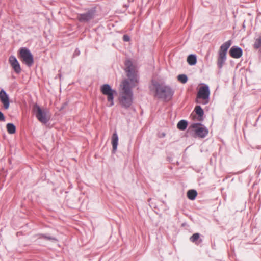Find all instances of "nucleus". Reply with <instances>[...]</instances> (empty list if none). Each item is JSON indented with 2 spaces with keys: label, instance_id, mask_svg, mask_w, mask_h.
Instances as JSON below:
<instances>
[{
  "label": "nucleus",
  "instance_id": "obj_1",
  "mask_svg": "<svg viewBox=\"0 0 261 261\" xmlns=\"http://www.w3.org/2000/svg\"><path fill=\"white\" fill-rule=\"evenodd\" d=\"M135 85L130 84L127 80L121 83L119 88V100L122 107L127 108L133 103V93L132 89Z\"/></svg>",
  "mask_w": 261,
  "mask_h": 261
},
{
  "label": "nucleus",
  "instance_id": "obj_2",
  "mask_svg": "<svg viewBox=\"0 0 261 261\" xmlns=\"http://www.w3.org/2000/svg\"><path fill=\"white\" fill-rule=\"evenodd\" d=\"M33 111L37 119L42 123H46L50 119L48 110L46 109H42L37 104L33 106Z\"/></svg>",
  "mask_w": 261,
  "mask_h": 261
},
{
  "label": "nucleus",
  "instance_id": "obj_3",
  "mask_svg": "<svg viewBox=\"0 0 261 261\" xmlns=\"http://www.w3.org/2000/svg\"><path fill=\"white\" fill-rule=\"evenodd\" d=\"M125 71L130 81V83L136 85L138 82L136 67L131 61L126 60L125 62Z\"/></svg>",
  "mask_w": 261,
  "mask_h": 261
},
{
  "label": "nucleus",
  "instance_id": "obj_4",
  "mask_svg": "<svg viewBox=\"0 0 261 261\" xmlns=\"http://www.w3.org/2000/svg\"><path fill=\"white\" fill-rule=\"evenodd\" d=\"M152 85L155 90V95L159 97L166 99L172 96V92L169 87L161 85L156 82L153 83Z\"/></svg>",
  "mask_w": 261,
  "mask_h": 261
},
{
  "label": "nucleus",
  "instance_id": "obj_5",
  "mask_svg": "<svg viewBox=\"0 0 261 261\" xmlns=\"http://www.w3.org/2000/svg\"><path fill=\"white\" fill-rule=\"evenodd\" d=\"M210 91L207 85L200 87L197 93L196 102L200 104L205 105L209 101Z\"/></svg>",
  "mask_w": 261,
  "mask_h": 261
},
{
  "label": "nucleus",
  "instance_id": "obj_6",
  "mask_svg": "<svg viewBox=\"0 0 261 261\" xmlns=\"http://www.w3.org/2000/svg\"><path fill=\"white\" fill-rule=\"evenodd\" d=\"M100 91L102 94L107 96L108 106H113L114 105V94L116 93L115 90L112 89L109 85L104 84L101 86Z\"/></svg>",
  "mask_w": 261,
  "mask_h": 261
},
{
  "label": "nucleus",
  "instance_id": "obj_7",
  "mask_svg": "<svg viewBox=\"0 0 261 261\" xmlns=\"http://www.w3.org/2000/svg\"><path fill=\"white\" fill-rule=\"evenodd\" d=\"M19 57L28 66H30L33 63V57L30 51L27 48H21L19 50Z\"/></svg>",
  "mask_w": 261,
  "mask_h": 261
},
{
  "label": "nucleus",
  "instance_id": "obj_8",
  "mask_svg": "<svg viewBox=\"0 0 261 261\" xmlns=\"http://www.w3.org/2000/svg\"><path fill=\"white\" fill-rule=\"evenodd\" d=\"M191 127L195 135L200 138H204L208 134V130L200 123L193 124Z\"/></svg>",
  "mask_w": 261,
  "mask_h": 261
},
{
  "label": "nucleus",
  "instance_id": "obj_9",
  "mask_svg": "<svg viewBox=\"0 0 261 261\" xmlns=\"http://www.w3.org/2000/svg\"><path fill=\"white\" fill-rule=\"evenodd\" d=\"M9 62L16 73H19L21 72V69L20 64L15 57L11 56L9 57Z\"/></svg>",
  "mask_w": 261,
  "mask_h": 261
},
{
  "label": "nucleus",
  "instance_id": "obj_10",
  "mask_svg": "<svg viewBox=\"0 0 261 261\" xmlns=\"http://www.w3.org/2000/svg\"><path fill=\"white\" fill-rule=\"evenodd\" d=\"M0 100L3 104L4 107L5 109H8L9 108V96L6 92L3 89L0 91Z\"/></svg>",
  "mask_w": 261,
  "mask_h": 261
},
{
  "label": "nucleus",
  "instance_id": "obj_11",
  "mask_svg": "<svg viewBox=\"0 0 261 261\" xmlns=\"http://www.w3.org/2000/svg\"><path fill=\"white\" fill-rule=\"evenodd\" d=\"M230 56L233 58H240L243 55L242 50L237 46H232L229 50Z\"/></svg>",
  "mask_w": 261,
  "mask_h": 261
},
{
  "label": "nucleus",
  "instance_id": "obj_12",
  "mask_svg": "<svg viewBox=\"0 0 261 261\" xmlns=\"http://www.w3.org/2000/svg\"><path fill=\"white\" fill-rule=\"evenodd\" d=\"M93 15L92 12H88L85 14L78 15L77 19L81 22L87 21L93 18Z\"/></svg>",
  "mask_w": 261,
  "mask_h": 261
},
{
  "label": "nucleus",
  "instance_id": "obj_13",
  "mask_svg": "<svg viewBox=\"0 0 261 261\" xmlns=\"http://www.w3.org/2000/svg\"><path fill=\"white\" fill-rule=\"evenodd\" d=\"M231 41L228 40L225 43H224L221 46L219 49V52L227 54V51L228 49L229 48V47L231 45Z\"/></svg>",
  "mask_w": 261,
  "mask_h": 261
},
{
  "label": "nucleus",
  "instance_id": "obj_14",
  "mask_svg": "<svg viewBox=\"0 0 261 261\" xmlns=\"http://www.w3.org/2000/svg\"><path fill=\"white\" fill-rule=\"evenodd\" d=\"M118 143V137L116 133H114L112 136V144L113 151H116L117 148Z\"/></svg>",
  "mask_w": 261,
  "mask_h": 261
},
{
  "label": "nucleus",
  "instance_id": "obj_15",
  "mask_svg": "<svg viewBox=\"0 0 261 261\" xmlns=\"http://www.w3.org/2000/svg\"><path fill=\"white\" fill-rule=\"evenodd\" d=\"M194 111L195 112L196 114L198 115L197 120L199 121L202 120L204 112L201 107L199 106H196L194 109Z\"/></svg>",
  "mask_w": 261,
  "mask_h": 261
},
{
  "label": "nucleus",
  "instance_id": "obj_16",
  "mask_svg": "<svg viewBox=\"0 0 261 261\" xmlns=\"http://www.w3.org/2000/svg\"><path fill=\"white\" fill-rule=\"evenodd\" d=\"M197 195V193L195 190H190L187 192V197L191 200L195 199Z\"/></svg>",
  "mask_w": 261,
  "mask_h": 261
},
{
  "label": "nucleus",
  "instance_id": "obj_17",
  "mask_svg": "<svg viewBox=\"0 0 261 261\" xmlns=\"http://www.w3.org/2000/svg\"><path fill=\"white\" fill-rule=\"evenodd\" d=\"M187 62L190 65H194L196 63V57L194 55H190L187 58Z\"/></svg>",
  "mask_w": 261,
  "mask_h": 261
},
{
  "label": "nucleus",
  "instance_id": "obj_18",
  "mask_svg": "<svg viewBox=\"0 0 261 261\" xmlns=\"http://www.w3.org/2000/svg\"><path fill=\"white\" fill-rule=\"evenodd\" d=\"M188 125V123L185 120H180L177 124V128L181 130H184L186 129Z\"/></svg>",
  "mask_w": 261,
  "mask_h": 261
},
{
  "label": "nucleus",
  "instance_id": "obj_19",
  "mask_svg": "<svg viewBox=\"0 0 261 261\" xmlns=\"http://www.w3.org/2000/svg\"><path fill=\"white\" fill-rule=\"evenodd\" d=\"M6 127L7 131L9 134H13L16 132V127L12 123H8Z\"/></svg>",
  "mask_w": 261,
  "mask_h": 261
},
{
  "label": "nucleus",
  "instance_id": "obj_20",
  "mask_svg": "<svg viewBox=\"0 0 261 261\" xmlns=\"http://www.w3.org/2000/svg\"><path fill=\"white\" fill-rule=\"evenodd\" d=\"M253 47L255 49H258L261 47V36H259L255 39Z\"/></svg>",
  "mask_w": 261,
  "mask_h": 261
},
{
  "label": "nucleus",
  "instance_id": "obj_21",
  "mask_svg": "<svg viewBox=\"0 0 261 261\" xmlns=\"http://www.w3.org/2000/svg\"><path fill=\"white\" fill-rule=\"evenodd\" d=\"M177 79L181 83L185 84L187 82L188 79L185 74H180L177 76Z\"/></svg>",
  "mask_w": 261,
  "mask_h": 261
},
{
  "label": "nucleus",
  "instance_id": "obj_22",
  "mask_svg": "<svg viewBox=\"0 0 261 261\" xmlns=\"http://www.w3.org/2000/svg\"><path fill=\"white\" fill-rule=\"evenodd\" d=\"M199 238V234L196 233L193 234L190 238V241L192 242H195Z\"/></svg>",
  "mask_w": 261,
  "mask_h": 261
},
{
  "label": "nucleus",
  "instance_id": "obj_23",
  "mask_svg": "<svg viewBox=\"0 0 261 261\" xmlns=\"http://www.w3.org/2000/svg\"><path fill=\"white\" fill-rule=\"evenodd\" d=\"M225 61V60H223V59H219V58L218 59L217 64H218V67L220 68H222Z\"/></svg>",
  "mask_w": 261,
  "mask_h": 261
},
{
  "label": "nucleus",
  "instance_id": "obj_24",
  "mask_svg": "<svg viewBox=\"0 0 261 261\" xmlns=\"http://www.w3.org/2000/svg\"><path fill=\"white\" fill-rule=\"evenodd\" d=\"M218 58L225 60L226 59V54L224 53H222L220 52H219V57Z\"/></svg>",
  "mask_w": 261,
  "mask_h": 261
},
{
  "label": "nucleus",
  "instance_id": "obj_25",
  "mask_svg": "<svg viewBox=\"0 0 261 261\" xmlns=\"http://www.w3.org/2000/svg\"><path fill=\"white\" fill-rule=\"evenodd\" d=\"M123 39L124 41L127 42L129 41L130 38L129 37L126 35H124L123 37Z\"/></svg>",
  "mask_w": 261,
  "mask_h": 261
},
{
  "label": "nucleus",
  "instance_id": "obj_26",
  "mask_svg": "<svg viewBox=\"0 0 261 261\" xmlns=\"http://www.w3.org/2000/svg\"><path fill=\"white\" fill-rule=\"evenodd\" d=\"M5 119L4 114L0 111V121H4Z\"/></svg>",
  "mask_w": 261,
  "mask_h": 261
}]
</instances>
